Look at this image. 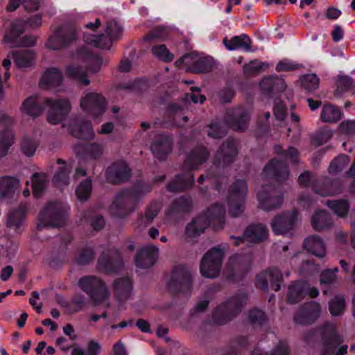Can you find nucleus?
I'll list each match as a JSON object with an SVG mask.
<instances>
[{
	"label": "nucleus",
	"instance_id": "nucleus-1",
	"mask_svg": "<svg viewBox=\"0 0 355 355\" xmlns=\"http://www.w3.org/2000/svg\"><path fill=\"white\" fill-rule=\"evenodd\" d=\"M152 186L148 182H139L131 188L119 192L110 207L112 215L124 217L133 211L135 202L150 193Z\"/></svg>",
	"mask_w": 355,
	"mask_h": 355
},
{
	"label": "nucleus",
	"instance_id": "nucleus-2",
	"mask_svg": "<svg viewBox=\"0 0 355 355\" xmlns=\"http://www.w3.org/2000/svg\"><path fill=\"white\" fill-rule=\"evenodd\" d=\"M226 123L214 121L209 125L208 135L214 139H219L227 133V127L234 130L243 131L248 127L250 121L249 112L243 107H238L227 110Z\"/></svg>",
	"mask_w": 355,
	"mask_h": 355
},
{
	"label": "nucleus",
	"instance_id": "nucleus-3",
	"mask_svg": "<svg viewBox=\"0 0 355 355\" xmlns=\"http://www.w3.org/2000/svg\"><path fill=\"white\" fill-rule=\"evenodd\" d=\"M319 332L322 338V349L320 355H345L347 352V345H342L336 352V349L343 342V338L338 335L336 326L327 322L318 330H311L304 336L306 343H311Z\"/></svg>",
	"mask_w": 355,
	"mask_h": 355
},
{
	"label": "nucleus",
	"instance_id": "nucleus-4",
	"mask_svg": "<svg viewBox=\"0 0 355 355\" xmlns=\"http://www.w3.org/2000/svg\"><path fill=\"white\" fill-rule=\"evenodd\" d=\"M225 214V208L221 205H214L207 211L193 220L186 227V234L189 237H196L202 234L209 225L215 223H223Z\"/></svg>",
	"mask_w": 355,
	"mask_h": 355
},
{
	"label": "nucleus",
	"instance_id": "nucleus-5",
	"mask_svg": "<svg viewBox=\"0 0 355 355\" xmlns=\"http://www.w3.org/2000/svg\"><path fill=\"white\" fill-rule=\"evenodd\" d=\"M247 302V295L237 294L216 307L213 313V320L217 324H223L238 315Z\"/></svg>",
	"mask_w": 355,
	"mask_h": 355
},
{
	"label": "nucleus",
	"instance_id": "nucleus-6",
	"mask_svg": "<svg viewBox=\"0 0 355 355\" xmlns=\"http://www.w3.org/2000/svg\"><path fill=\"white\" fill-rule=\"evenodd\" d=\"M78 285L89 296L96 305L105 302L106 307L110 306V304L108 300L110 297V292L105 282L99 277L84 276L79 279Z\"/></svg>",
	"mask_w": 355,
	"mask_h": 355
},
{
	"label": "nucleus",
	"instance_id": "nucleus-7",
	"mask_svg": "<svg viewBox=\"0 0 355 355\" xmlns=\"http://www.w3.org/2000/svg\"><path fill=\"white\" fill-rule=\"evenodd\" d=\"M67 206L62 202H50L38 216L37 228L42 230L49 227H60L66 219Z\"/></svg>",
	"mask_w": 355,
	"mask_h": 355
},
{
	"label": "nucleus",
	"instance_id": "nucleus-8",
	"mask_svg": "<svg viewBox=\"0 0 355 355\" xmlns=\"http://www.w3.org/2000/svg\"><path fill=\"white\" fill-rule=\"evenodd\" d=\"M105 31L107 35H96L85 32L83 34V40L92 46L109 49L112 46V41L119 39L122 35L123 28L115 19H107Z\"/></svg>",
	"mask_w": 355,
	"mask_h": 355
},
{
	"label": "nucleus",
	"instance_id": "nucleus-9",
	"mask_svg": "<svg viewBox=\"0 0 355 355\" xmlns=\"http://www.w3.org/2000/svg\"><path fill=\"white\" fill-rule=\"evenodd\" d=\"M224 250L220 247H214L202 257L200 270L202 275L206 278L214 279L218 276L223 260Z\"/></svg>",
	"mask_w": 355,
	"mask_h": 355
},
{
	"label": "nucleus",
	"instance_id": "nucleus-10",
	"mask_svg": "<svg viewBox=\"0 0 355 355\" xmlns=\"http://www.w3.org/2000/svg\"><path fill=\"white\" fill-rule=\"evenodd\" d=\"M247 193L248 186L243 180H238L231 186L227 198L229 213L231 216L238 217L243 214Z\"/></svg>",
	"mask_w": 355,
	"mask_h": 355
},
{
	"label": "nucleus",
	"instance_id": "nucleus-11",
	"mask_svg": "<svg viewBox=\"0 0 355 355\" xmlns=\"http://www.w3.org/2000/svg\"><path fill=\"white\" fill-rule=\"evenodd\" d=\"M78 35V29L73 26L60 27L49 38L46 46L51 50L64 49L75 42Z\"/></svg>",
	"mask_w": 355,
	"mask_h": 355
},
{
	"label": "nucleus",
	"instance_id": "nucleus-12",
	"mask_svg": "<svg viewBox=\"0 0 355 355\" xmlns=\"http://www.w3.org/2000/svg\"><path fill=\"white\" fill-rule=\"evenodd\" d=\"M45 105L49 107L47 121L53 125L62 123L71 110V104L67 99H45Z\"/></svg>",
	"mask_w": 355,
	"mask_h": 355
},
{
	"label": "nucleus",
	"instance_id": "nucleus-13",
	"mask_svg": "<svg viewBox=\"0 0 355 355\" xmlns=\"http://www.w3.org/2000/svg\"><path fill=\"white\" fill-rule=\"evenodd\" d=\"M168 288L172 292H185L191 288V273L184 266L175 268L167 282Z\"/></svg>",
	"mask_w": 355,
	"mask_h": 355
},
{
	"label": "nucleus",
	"instance_id": "nucleus-14",
	"mask_svg": "<svg viewBox=\"0 0 355 355\" xmlns=\"http://www.w3.org/2000/svg\"><path fill=\"white\" fill-rule=\"evenodd\" d=\"M80 107L85 112L96 118L105 112L107 102L101 94L96 92H89L82 97Z\"/></svg>",
	"mask_w": 355,
	"mask_h": 355
},
{
	"label": "nucleus",
	"instance_id": "nucleus-15",
	"mask_svg": "<svg viewBox=\"0 0 355 355\" xmlns=\"http://www.w3.org/2000/svg\"><path fill=\"white\" fill-rule=\"evenodd\" d=\"M183 64L189 65L187 71L193 73H206L213 67V60L210 58H198L192 54H185L175 62L177 67H181Z\"/></svg>",
	"mask_w": 355,
	"mask_h": 355
},
{
	"label": "nucleus",
	"instance_id": "nucleus-16",
	"mask_svg": "<svg viewBox=\"0 0 355 355\" xmlns=\"http://www.w3.org/2000/svg\"><path fill=\"white\" fill-rule=\"evenodd\" d=\"M257 198L261 207L268 211L279 207L283 202V195L272 186H263Z\"/></svg>",
	"mask_w": 355,
	"mask_h": 355
},
{
	"label": "nucleus",
	"instance_id": "nucleus-17",
	"mask_svg": "<svg viewBox=\"0 0 355 355\" xmlns=\"http://www.w3.org/2000/svg\"><path fill=\"white\" fill-rule=\"evenodd\" d=\"M238 153L237 141L228 138L220 147L216 155L215 167H225L232 164Z\"/></svg>",
	"mask_w": 355,
	"mask_h": 355
},
{
	"label": "nucleus",
	"instance_id": "nucleus-18",
	"mask_svg": "<svg viewBox=\"0 0 355 355\" xmlns=\"http://www.w3.org/2000/svg\"><path fill=\"white\" fill-rule=\"evenodd\" d=\"M321 314L319 303L311 301L303 304L294 317V322L297 324H309L317 320Z\"/></svg>",
	"mask_w": 355,
	"mask_h": 355
},
{
	"label": "nucleus",
	"instance_id": "nucleus-19",
	"mask_svg": "<svg viewBox=\"0 0 355 355\" xmlns=\"http://www.w3.org/2000/svg\"><path fill=\"white\" fill-rule=\"evenodd\" d=\"M297 219L295 210L277 215L271 221V227L275 234H285L295 226Z\"/></svg>",
	"mask_w": 355,
	"mask_h": 355
},
{
	"label": "nucleus",
	"instance_id": "nucleus-20",
	"mask_svg": "<svg viewBox=\"0 0 355 355\" xmlns=\"http://www.w3.org/2000/svg\"><path fill=\"white\" fill-rule=\"evenodd\" d=\"M343 183L338 179L324 177L312 186V190L321 196H331L342 191Z\"/></svg>",
	"mask_w": 355,
	"mask_h": 355
},
{
	"label": "nucleus",
	"instance_id": "nucleus-21",
	"mask_svg": "<svg viewBox=\"0 0 355 355\" xmlns=\"http://www.w3.org/2000/svg\"><path fill=\"white\" fill-rule=\"evenodd\" d=\"M282 277V274L278 268H271L257 276L256 286L260 289L266 290L270 283L271 288L277 291L280 289Z\"/></svg>",
	"mask_w": 355,
	"mask_h": 355
},
{
	"label": "nucleus",
	"instance_id": "nucleus-22",
	"mask_svg": "<svg viewBox=\"0 0 355 355\" xmlns=\"http://www.w3.org/2000/svg\"><path fill=\"white\" fill-rule=\"evenodd\" d=\"M159 248L153 245H146L141 248L135 257L137 267L147 269L153 266L158 258Z\"/></svg>",
	"mask_w": 355,
	"mask_h": 355
},
{
	"label": "nucleus",
	"instance_id": "nucleus-23",
	"mask_svg": "<svg viewBox=\"0 0 355 355\" xmlns=\"http://www.w3.org/2000/svg\"><path fill=\"white\" fill-rule=\"evenodd\" d=\"M99 268L106 273H112L123 266V260L120 254L116 250L103 252L98 259Z\"/></svg>",
	"mask_w": 355,
	"mask_h": 355
},
{
	"label": "nucleus",
	"instance_id": "nucleus-24",
	"mask_svg": "<svg viewBox=\"0 0 355 355\" xmlns=\"http://www.w3.org/2000/svg\"><path fill=\"white\" fill-rule=\"evenodd\" d=\"M268 233L266 226L262 224H252L245 229L242 237L235 238L232 236L231 238L235 239L234 245H239L244 240L250 243L261 242L267 237Z\"/></svg>",
	"mask_w": 355,
	"mask_h": 355
},
{
	"label": "nucleus",
	"instance_id": "nucleus-25",
	"mask_svg": "<svg viewBox=\"0 0 355 355\" xmlns=\"http://www.w3.org/2000/svg\"><path fill=\"white\" fill-rule=\"evenodd\" d=\"M107 180L114 184H119L128 180L130 177V169L123 161L113 163L106 170Z\"/></svg>",
	"mask_w": 355,
	"mask_h": 355
},
{
	"label": "nucleus",
	"instance_id": "nucleus-26",
	"mask_svg": "<svg viewBox=\"0 0 355 355\" xmlns=\"http://www.w3.org/2000/svg\"><path fill=\"white\" fill-rule=\"evenodd\" d=\"M73 151L78 157L83 159H97L103 155V148L101 144L96 143H78L73 146Z\"/></svg>",
	"mask_w": 355,
	"mask_h": 355
},
{
	"label": "nucleus",
	"instance_id": "nucleus-27",
	"mask_svg": "<svg viewBox=\"0 0 355 355\" xmlns=\"http://www.w3.org/2000/svg\"><path fill=\"white\" fill-rule=\"evenodd\" d=\"M173 148V140L166 135H160L153 141L150 150L158 159H164L171 153Z\"/></svg>",
	"mask_w": 355,
	"mask_h": 355
},
{
	"label": "nucleus",
	"instance_id": "nucleus-28",
	"mask_svg": "<svg viewBox=\"0 0 355 355\" xmlns=\"http://www.w3.org/2000/svg\"><path fill=\"white\" fill-rule=\"evenodd\" d=\"M263 173L267 178H275L277 181L286 180L290 174L286 164L277 159L271 160L264 167Z\"/></svg>",
	"mask_w": 355,
	"mask_h": 355
},
{
	"label": "nucleus",
	"instance_id": "nucleus-29",
	"mask_svg": "<svg viewBox=\"0 0 355 355\" xmlns=\"http://www.w3.org/2000/svg\"><path fill=\"white\" fill-rule=\"evenodd\" d=\"M56 162L60 166L56 171L52 181L56 187L63 188L68 186L70 183L69 175L73 168V162H67L59 158Z\"/></svg>",
	"mask_w": 355,
	"mask_h": 355
},
{
	"label": "nucleus",
	"instance_id": "nucleus-30",
	"mask_svg": "<svg viewBox=\"0 0 355 355\" xmlns=\"http://www.w3.org/2000/svg\"><path fill=\"white\" fill-rule=\"evenodd\" d=\"M10 55H8L10 57ZM15 65L23 70L31 69L35 63V52L30 49H20L15 51L11 54Z\"/></svg>",
	"mask_w": 355,
	"mask_h": 355
},
{
	"label": "nucleus",
	"instance_id": "nucleus-31",
	"mask_svg": "<svg viewBox=\"0 0 355 355\" xmlns=\"http://www.w3.org/2000/svg\"><path fill=\"white\" fill-rule=\"evenodd\" d=\"M69 129L71 135L78 139H91L94 135L92 125L88 121L71 119Z\"/></svg>",
	"mask_w": 355,
	"mask_h": 355
},
{
	"label": "nucleus",
	"instance_id": "nucleus-32",
	"mask_svg": "<svg viewBox=\"0 0 355 355\" xmlns=\"http://www.w3.org/2000/svg\"><path fill=\"white\" fill-rule=\"evenodd\" d=\"M21 187L20 180L12 176L0 178V200L12 198Z\"/></svg>",
	"mask_w": 355,
	"mask_h": 355
},
{
	"label": "nucleus",
	"instance_id": "nucleus-33",
	"mask_svg": "<svg viewBox=\"0 0 355 355\" xmlns=\"http://www.w3.org/2000/svg\"><path fill=\"white\" fill-rule=\"evenodd\" d=\"M209 157L207 150L202 146L195 148L188 156L184 164L186 170L195 169L205 162Z\"/></svg>",
	"mask_w": 355,
	"mask_h": 355
},
{
	"label": "nucleus",
	"instance_id": "nucleus-34",
	"mask_svg": "<svg viewBox=\"0 0 355 355\" xmlns=\"http://www.w3.org/2000/svg\"><path fill=\"white\" fill-rule=\"evenodd\" d=\"M45 99H41L37 96L27 98L21 105L22 112L35 117L41 114L45 108Z\"/></svg>",
	"mask_w": 355,
	"mask_h": 355
},
{
	"label": "nucleus",
	"instance_id": "nucleus-35",
	"mask_svg": "<svg viewBox=\"0 0 355 355\" xmlns=\"http://www.w3.org/2000/svg\"><path fill=\"white\" fill-rule=\"evenodd\" d=\"M113 287L114 295L119 301L128 300L132 291V282L128 277L116 279L113 283Z\"/></svg>",
	"mask_w": 355,
	"mask_h": 355
},
{
	"label": "nucleus",
	"instance_id": "nucleus-36",
	"mask_svg": "<svg viewBox=\"0 0 355 355\" xmlns=\"http://www.w3.org/2000/svg\"><path fill=\"white\" fill-rule=\"evenodd\" d=\"M224 45L229 51L242 49L245 51H252L251 40L246 34H242L239 36H234L230 40L224 38L223 41Z\"/></svg>",
	"mask_w": 355,
	"mask_h": 355
},
{
	"label": "nucleus",
	"instance_id": "nucleus-37",
	"mask_svg": "<svg viewBox=\"0 0 355 355\" xmlns=\"http://www.w3.org/2000/svg\"><path fill=\"white\" fill-rule=\"evenodd\" d=\"M305 249L318 257H323L326 254V247L322 239L317 235L307 237L304 242Z\"/></svg>",
	"mask_w": 355,
	"mask_h": 355
},
{
	"label": "nucleus",
	"instance_id": "nucleus-38",
	"mask_svg": "<svg viewBox=\"0 0 355 355\" xmlns=\"http://www.w3.org/2000/svg\"><path fill=\"white\" fill-rule=\"evenodd\" d=\"M26 209L27 207L25 205H20L9 213L7 219V225L9 228L15 231L20 230L25 220Z\"/></svg>",
	"mask_w": 355,
	"mask_h": 355
},
{
	"label": "nucleus",
	"instance_id": "nucleus-39",
	"mask_svg": "<svg viewBox=\"0 0 355 355\" xmlns=\"http://www.w3.org/2000/svg\"><path fill=\"white\" fill-rule=\"evenodd\" d=\"M62 81V75L58 68L47 69L43 74L40 85L47 88L59 86Z\"/></svg>",
	"mask_w": 355,
	"mask_h": 355
},
{
	"label": "nucleus",
	"instance_id": "nucleus-40",
	"mask_svg": "<svg viewBox=\"0 0 355 355\" xmlns=\"http://www.w3.org/2000/svg\"><path fill=\"white\" fill-rule=\"evenodd\" d=\"M65 74L67 77L77 80L83 85H88L90 80L86 71L80 65L72 63L66 67Z\"/></svg>",
	"mask_w": 355,
	"mask_h": 355
},
{
	"label": "nucleus",
	"instance_id": "nucleus-41",
	"mask_svg": "<svg viewBox=\"0 0 355 355\" xmlns=\"http://www.w3.org/2000/svg\"><path fill=\"white\" fill-rule=\"evenodd\" d=\"M194 183L193 174L187 173L184 175H177L174 180L167 185L170 191H178L191 187Z\"/></svg>",
	"mask_w": 355,
	"mask_h": 355
},
{
	"label": "nucleus",
	"instance_id": "nucleus-42",
	"mask_svg": "<svg viewBox=\"0 0 355 355\" xmlns=\"http://www.w3.org/2000/svg\"><path fill=\"white\" fill-rule=\"evenodd\" d=\"M307 289V284L303 281H298L293 284L288 288L287 302L295 304L300 302L304 297Z\"/></svg>",
	"mask_w": 355,
	"mask_h": 355
},
{
	"label": "nucleus",
	"instance_id": "nucleus-43",
	"mask_svg": "<svg viewBox=\"0 0 355 355\" xmlns=\"http://www.w3.org/2000/svg\"><path fill=\"white\" fill-rule=\"evenodd\" d=\"M262 90L266 93L271 92H282L286 89V83L282 78L278 77H266L260 83Z\"/></svg>",
	"mask_w": 355,
	"mask_h": 355
},
{
	"label": "nucleus",
	"instance_id": "nucleus-44",
	"mask_svg": "<svg viewBox=\"0 0 355 355\" xmlns=\"http://www.w3.org/2000/svg\"><path fill=\"white\" fill-rule=\"evenodd\" d=\"M311 225L316 231H322L332 225L330 216L324 211L315 212L311 218Z\"/></svg>",
	"mask_w": 355,
	"mask_h": 355
},
{
	"label": "nucleus",
	"instance_id": "nucleus-45",
	"mask_svg": "<svg viewBox=\"0 0 355 355\" xmlns=\"http://www.w3.org/2000/svg\"><path fill=\"white\" fill-rule=\"evenodd\" d=\"M341 110L331 104L324 105L321 111L320 119L325 123H336L342 117Z\"/></svg>",
	"mask_w": 355,
	"mask_h": 355
},
{
	"label": "nucleus",
	"instance_id": "nucleus-46",
	"mask_svg": "<svg viewBox=\"0 0 355 355\" xmlns=\"http://www.w3.org/2000/svg\"><path fill=\"white\" fill-rule=\"evenodd\" d=\"M33 193L35 197H40L47 188L49 179L46 173H35L32 176Z\"/></svg>",
	"mask_w": 355,
	"mask_h": 355
},
{
	"label": "nucleus",
	"instance_id": "nucleus-47",
	"mask_svg": "<svg viewBox=\"0 0 355 355\" xmlns=\"http://www.w3.org/2000/svg\"><path fill=\"white\" fill-rule=\"evenodd\" d=\"M346 303L344 297L341 295L334 296L329 302V309L333 316H339L344 313Z\"/></svg>",
	"mask_w": 355,
	"mask_h": 355
},
{
	"label": "nucleus",
	"instance_id": "nucleus-48",
	"mask_svg": "<svg viewBox=\"0 0 355 355\" xmlns=\"http://www.w3.org/2000/svg\"><path fill=\"white\" fill-rule=\"evenodd\" d=\"M13 133L8 129L0 131V158L7 155L13 144Z\"/></svg>",
	"mask_w": 355,
	"mask_h": 355
},
{
	"label": "nucleus",
	"instance_id": "nucleus-49",
	"mask_svg": "<svg viewBox=\"0 0 355 355\" xmlns=\"http://www.w3.org/2000/svg\"><path fill=\"white\" fill-rule=\"evenodd\" d=\"M327 205L340 217L345 216L349 210V203L346 200H327Z\"/></svg>",
	"mask_w": 355,
	"mask_h": 355
},
{
	"label": "nucleus",
	"instance_id": "nucleus-50",
	"mask_svg": "<svg viewBox=\"0 0 355 355\" xmlns=\"http://www.w3.org/2000/svg\"><path fill=\"white\" fill-rule=\"evenodd\" d=\"M302 87L307 92H312L317 89L320 85V80L316 74H306L300 78Z\"/></svg>",
	"mask_w": 355,
	"mask_h": 355
},
{
	"label": "nucleus",
	"instance_id": "nucleus-51",
	"mask_svg": "<svg viewBox=\"0 0 355 355\" xmlns=\"http://www.w3.org/2000/svg\"><path fill=\"white\" fill-rule=\"evenodd\" d=\"M350 159L347 155H340L335 158L330 164L329 172L336 174L343 171L349 163Z\"/></svg>",
	"mask_w": 355,
	"mask_h": 355
},
{
	"label": "nucleus",
	"instance_id": "nucleus-52",
	"mask_svg": "<svg viewBox=\"0 0 355 355\" xmlns=\"http://www.w3.org/2000/svg\"><path fill=\"white\" fill-rule=\"evenodd\" d=\"M92 189V180L89 178L85 180L76 189L77 198L81 201L87 200L90 196Z\"/></svg>",
	"mask_w": 355,
	"mask_h": 355
},
{
	"label": "nucleus",
	"instance_id": "nucleus-53",
	"mask_svg": "<svg viewBox=\"0 0 355 355\" xmlns=\"http://www.w3.org/2000/svg\"><path fill=\"white\" fill-rule=\"evenodd\" d=\"M152 53L156 58L165 62H171L174 58L173 53L167 49L164 44L153 46Z\"/></svg>",
	"mask_w": 355,
	"mask_h": 355
},
{
	"label": "nucleus",
	"instance_id": "nucleus-54",
	"mask_svg": "<svg viewBox=\"0 0 355 355\" xmlns=\"http://www.w3.org/2000/svg\"><path fill=\"white\" fill-rule=\"evenodd\" d=\"M264 67H266L268 65L260 60H254L245 64L243 71L247 76H253L261 72Z\"/></svg>",
	"mask_w": 355,
	"mask_h": 355
},
{
	"label": "nucleus",
	"instance_id": "nucleus-55",
	"mask_svg": "<svg viewBox=\"0 0 355 355\" xmlns=\"http://www.w3.org/2000/svg\"><path fill=\"white\" fill-rule=\"evenodd\" d=\"M26 29V21L23 19H16L11 25L10 35L5 37L6 42H8L21 34Z\"/></svg>",
	"mask_w": 355,
	"mask_h": 355
},
{
	"label": "nucleus",
	"instance_id": "nucleus-56",
	"mask_svg": "<svg viewBox=\"0 0 355 355\" xmlns=\"http://www.w3.org/2000/svg\"><path fill=\"white\" fill-rule=\"evenodd\" d=\"M229 264L236 271L246 272L249 269V262L241 255H234L230 259Z\"/></svg>",
	"mask_w": 355,
	"mask_h": 355
},
{
	"label": "nucleus",
	"instance_id": "nucleus-57",
	"mask_svg": "<svg viewBox=\"0 0 355 355\" xmlns=\"http://www.w3.org/2000/svg\"><path fill=\"white\" fill-rule=\"evenodd\" d=\"M159 211V205L158 203H153L150 205L146 211L145 216L142 217L140 220L141 223H145L147 225L150 224L153 219L157 216Z\"/></svg>",
	"mask_w": 355,
	"mask_h": 355
},
{
	"label": "nucleus",
	"instance_id": "nucleus-58",
	"mask_svg": "<svg viewBox=\"0 0 355 355\" xmlns=\"http://www.w3.org/2000/svg\"><path fill=\"white\" fill-rule=\"evenodd\" d=\"M276 153L278 154H283L285 159L292 163H297L299 162L298 151L293 147H290L286 152L282 150L280 146L275 148Z\"/></svg>",
	"mask_w": 355,
	"mask_h": 355
},
{
	"label": "nucleus",
	"instance_id": "nucleus-59",
	"mask_svg": "<svg viewBox=\"0 0 355 355\" xmlns=\"http://www.w3.org/2000/svg\"><path fill=\"white\" fill-rule=\"evenodd\" d=\"M21 148L25 155L31 157L35 154L37 148V144L32 139L24 138L21 142Z\"/></svg>",
	"mask_w": 355,
	"mask_h": 355
},
{
	"label": "nucleus",
	"instance_id": "nucleus-60",
	"mask_svg": "<svg viewBox=\"0 0 355 355\" xmlns=\"http://www.w3.org/2000/svg\"><path fill=\"white\" fill-rule=\"evenodd\" d=\"M248 318L254 324H262L266 321L265 313L257 309H252L249 312Z\"/></svg>",
	"mask_w": 355,
	"mask_h": 355
},
{
	"label": "nucleus",
	"instance_id": "nucleus-61",
	"mask_svg": "<svg viewBox=\"0 0 355 355\" xmlns=\"http://www.w3.org/2000/svg\"><path fill=\"white\" fill-rule=\"evenodd\" d=\"M338 271L337 267L334 268L332 270L327 269L322 272L320 275V284H331L336 280V272Z\"/></svg>",
	"mask_w": 355,
	"mask_h": 355
},
{
	"label": "nucleus",
	"instance_id": "nucleus-62",
	"mask_svg": "<svg viewBox=\"0 0 355 355\" xmlns=\"http://www.w3.org/2000/svg\"><path fill=\"white\" fill-rule=\"evenodd\" d=\"M94 252L92 248L86 247L79 253L77 261L79 264L85 265L89 263L94 258Z\"/></svg>",
	"mask_w": 355,
	"mask_h": 355
},
{
	"label": "nucleus",
	"instance_id": "nucleus-63",
	"mask_svg": "<svg viewBox=\"0 0 355 355\" xmlns=\"http://www.w3.org/2000/svg\"><path fill=\"white\" fill-rule=\"evenodd\" d=\"M191 205L190 198L185 196L176 199L173 205V209L175 211H188Z\"/></svg>",
	"mask_w": 355,
	"mask_h": 355
},
{
	"label": "nucleus",
	"instance_id": "nucleus-64",
	"mask_svg": "<svg viewBox=\"0 0 355 355\" xmlns=\"http://www.w3.org/2000/svg\"><path fill=\"white\" fill-rule=\"evenodd\" d=\"M268 355H290V348L285 341H279Z\"/></svg>",
	"mask_w": 355,
	"mask_h": 355
}]
</instances>
